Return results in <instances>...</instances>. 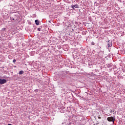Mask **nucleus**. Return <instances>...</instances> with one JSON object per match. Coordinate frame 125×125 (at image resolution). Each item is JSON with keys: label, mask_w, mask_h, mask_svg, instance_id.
Wrapping results in <instances>:
<instances>
[{"label": "nucleus", "mask_w": 125, "mask_h": 125, "mask_svg": "<svg viewBox=\"0 0 125 125\" xmlns=\"http://www.w3.org/2000/svg\"><path fill=\"white\" fill-rule=\"evenodd\" d=\"M13 62H14V63L16 62V60H13Z\"/></svg>", "instance_id": "nucleus-11"}, {"label": "nucleus", "mask_w": 125, "mask_h": 125, "mask_svg": "<svg viewBox=\"0 0 125 125\" xmlns=\"http://www.w3.org/2000/svg\"><path fill=\"white\" fill-rule=\"evenodd\" d=\"M62 75H63L64 76H65V74H64V72H62Z\"/></svg>", "instance_id": "nucleus-12"}, {"label": "nucleus", "mask_w": 125, "mask_h": 125, "mask_svg": "<svg viewBox=\"0 0 125 125\" xmlns=\"http://www.w3.org/2000/svg\"><path fill=\"white\" fill-rule=\"evenodd\" d=\"M116 120V117L115 116H111L110 117H107V121L109 122H112V124H114V122Z\"/></svg>", "instance_id": "nucleus-1"}, {"label": "nucleus", "mask_w": 125, "mask_h": 125, "mask_svg": "<svg viewBox=\"0 0 125 125\" xmlns=\"http://www.w3.org/2000/svg\"><path fill=\"white\" fill-rule=\"evenodd\" d=\"M36 15V14H34V16H35Z\"/></svg>", "instance_id": "nucleus-18"}, {"label": "nucleus", "mask_w": 125, "mask_h": 125, "mask_svg": "<svg viewBox=\"0 0 125 125\" xmlns=\"http://www.w3.org/2000/svg\"><path fill=\"white\" fill-rule=\"evenodd\" d=\"M24 72L23 71V70H21V71L19 72V74L20 75H22V74H24Z\"/></svg>", "instance_id": "nucleus-6"}, {"label": "nucleus", "mask_w": 125, "mask_h": 125, "mask_svg": "<svg viewBox=\"0 0 125 125\" xmlns=\"http://www.w3.org/2000/svg\"><path fill=\"white\" fill-rule=\"evenodd\" d=\"M7 81L6 79H0V84L2 85V84H5V83H6Z\"/></svg>", "instance_id": "nucleus-2"}, {"label": "nucleus", "mask_w": 125, "mask_h": 125, "mask_svg": "<svg viewBox=\"0 0 125 125\" xmlns=\"http://www.w3.org/2000/svg\"><path fill=\"white\" fill-rule=\"evenodd\" d=\"M92 44H95L94 42H92Z\"/></svg>", "instance_id": "nucleus-14"}, {"label": "nucleus", "mask_w": 125, "mask_h": 125, "mask_svg": "<svg viewBox=\"0 0 125 125\" xmlns=\"http://www.w3.org/2000/svg\"><path fill=\"white\" fill-rule=\"evenodd\" d=\"M8 125H13L12 124H8Z\"/></svg>", "instance_id": "nucleus-16"}, {"label": "nucleus", "mask_w": 125, "mask_h": 125, "mask_svg": "<svg viewBox=\"0 0 125 125\" xmlns=\"http://www.w3.org/2000/svg\"><path fill=\"white\" fill-rule=\"evenodd\" d=\"M14 19H15L14 18H13V20H14Z\"/></svg>", "instance_id": "nucleus-17"}, {"label": "nucleus", "mask_w": 125, "mask_h": 125, "mask_svg": "<svg viewBox=\"0 0 125 125\" xmlns=\"http://www.w3.org/2000/svg\"><path fill=\"white\" fill-rule=\"evenodd\" d=\"M71 7L73 9H75V8H79V6L78 4H74V5H71Z\"/></svg>", "instance_id": "nucleus-3"}, {"label": "nucleus", "mask_w": 125, "mask_h": 125, "mask_svg": "<svg viewBox=\"0 0 125 125\" xmlns=\"http://www.w3.org/2000/svg\"><path fill=\"white\" fill-rule=\"evenodd\" d=\"M86 76L87 77H88V78H90V77H91L92 75L90 74V73H87Z\"/></svg>", "instance_id": "nucleus-7"}, {"label": "nucleus", "mask_w": 125, "mask_h": 125, "mask_svg": "<svg viewBox=\"0 0 125 125\" xmlns=\"http://www.w3.org/2000/svg\"><path fill=\"white\" fill-rule=\"evenodd\" d=\"M107 45L108 47H111V46L112 45V41H108L107 42Z\"/></svg>", "instance_id": "nucleus-4"}, {"label": "nucleus", "mask_w": 125, "mask_h": 125, "mask_svg": "<svg viewBox=\"0 0 125 125\" xmlns=\"http://www.w3.org/2000/svg\"><path fill=\"white\" fill-rule=\"evenodd\" d=\"M110 113H112L113 112H115L114 109H113V108L112 109H110Z\"/></svg>", "instance_id": "nucleus-8"}, {"label": "nucleus", "mask_w": 125, "mask_h": 125, "mask_svg": "<svg viewBox=\"0 0 125 125\" xmlns=\"http://www.w3.org/2000/svg\"><path fill=\"white\" fill-rule=\"evenodd\" d=\"M64 78V77L63 76H62V77H61V78H62V79H63Z\"/></svg>", "instance_id": "nucleus-15"}, {"label": "nucleus", "mask_w": 125, "mask_h": 125, "mask_svg": "<svg viewBox=\"0 0 125 125\" xmlns=\"http://www.w3.org/2000/svg\"><path fill=\"white\" fill-rule=\"evenodd\" d=\"M38 31H41V28H38Z\"/></svg>", "instance_id": "nucleus-13"}, {"label": "nucleus", "mask_w": 125, "mask_h": 125, "mask_svg": "<svg viewBox=\"0 0 125 125\" xmlns=\"http://www.w3.org/2000/svg\"><path fill=\"white\" fill-rule=\"evenodd\" d=\"M108 67H112V64H108Z\"/></svg>", "instance_id": "nucleus-10"}, {"label": "nucleus", "mask_w": 125, "mask_h": 125, "mask_svg": "<svg viewBox=\"0 0 125 125\" xmlns=\"http://www.w3.org/2000/svg\"><path fill=\"white\" fill-rule=\"evenodd\" d=\"M35 23L36 24V25H39L40 24V21L39 20H38V19H36V20L35 21Z\"/></svg>", "instance_id": "nucleus-5"}, {"label": "nucleus", "mask_w": 125, "mask_h": 125, "mask_svg": "<svg viewBox=\"0 0 125 125\" xmlns=\"http://www.w3.org/2000/svg\"><path fill=\"white\" fill-rule=\"evenodd\" d=\"M6 28H2L1 31H5Z\"/></svg>", "instance_id": "nucleus-9"}]
</instances>
